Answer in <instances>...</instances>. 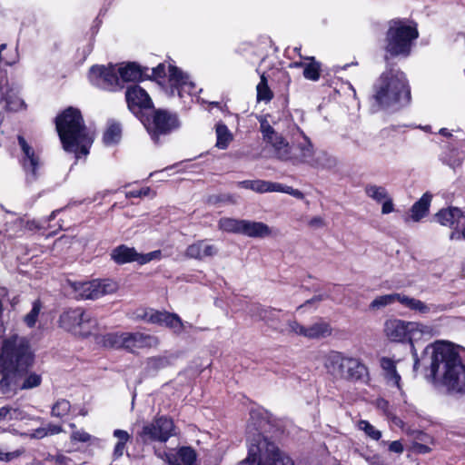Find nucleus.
I'll return each instance as SVG.
<instances>
[{
    "label": "nucleus",
    "instance_id": "nucleus-25",
    "mask_svg": "<svg viewBox=\"0 0 465 465\" xmlns=\"http://www.w3.org/2000/svg\"><path fill=\"white\" fill-rule=\"evenodd\" d=\"M242 234L252 238H264L272 234V229L262 222L243 220Z\"/></svg>",
    "mask_w": 465,
    "mask_h": 465
},
{
    "label": "nucleus",
    "instance_id": "nucleus-13",
    "mask_svg": "<svg viewBox=\"0 0 465 465\" xmlns=\"http://www.w3.org/2000/svg\"><path fill=\"white\" fill-rule=\"evenodd\" d=\"M143 124L152 138L156 141L160 135H165L176 130L179 127V121L175 114L158 109L146 118Z\"/></svg>",
    "mask_w": 465,
    "mask_h": 465
},
{
    "label": "nucleus",
    "instance_id": "nucleus-15",
    "mask_svg": "<svg viewBox=\"0 0 465 465\" xmlns=\"http://www.w3.org/2000/svg\"><path fill=\"white\" fill-rule=\"evenodd\" d=\"M18 144L21 149L20 162L26 173L27 180L34 181L36 179L38 170L42 166L39 153L21 135L18 136Z\"/></svg>",
    "mask_w": 465,
    "mask_h": 465
},
{
    "label": "nucleus",
    "instance_id": "nucleus-63",
    "mask_svg": "<svg viewBox=\"0 0 465 465\" xmlns=\"http://www.w3.org/2000/svg\"><path fill=\"white\" fill-rule=\"evenodd\" d=\"M322 299H323V297H322V295L315 296V297H313L312 299L308 300L304 304L300 305V306L297 308V310L302 309V307L306 306L307 304H310V303H312V302H318L322 301Z\"/></svg>",
    "mask_w": 465,
    "mask_h": 465
},
{
    "label": "nucleus",
    "instance_id": "nucleus-35",
    "mask_svg": "<svg viewBox=\"0 0 465 465\" xmlns=\"http://www.w3.org/2000/svg\"><path fill=\"white\" fill-rule=\"evenodd\" d=\"M242 224L243 220L223 217L218 222V229L230 233L242 234Z\"/></svg>",
    "mask_w": 465,
    "mask_h": 465
},
{
    "label": "nucleus",
    "instance_id": "nucleus-10",
    "mask_svg": "<svg viewBox=\"0 0 465 465\" xmlns=\"http://www.w3.org/2000/svg\"><path fill=\"white\" fill-rule=\"evenodd\" d=\"M58 322L64 330L84 337L93 334L97 328V321L82 308L64 311Z\"/></svg>",
    "mask_w": 465,
    "mask_h": 465
},
{
    "label": "nucleus",
    "instance_id": "nucleus-43",
    "mask_svg": "<svg viewBox=\"0 0 465 465\" xmlns=\"http://www.w3.org/2000/svg\"><path fill=\"white\" fill-rule=\"evenodd\" d=\"M41 309V302L38 300L35 301L32 310L24 317V322L28 327L32 328L35 325Z\"/></svg>",
    "mask_w": 465,
    "mask_h": 465
},
{
    "label": "nucleus",
    "instance_id": "nucleus-28",
    "mask_svg": "<svg viewBox=\"0 0 465 465\" xmlns=\"http://www.w3.org/2000/svg\"><path fill=\"white\" fill-rule=\"evenodd\" d=\"M381 366L386 372L388 381L401 390V376L396 371V361L390 358L383 357L381 359Z\"/></svg>",
    "mask_w": 465,
    "mask_h": 465
},
{
    "label": "nucleus",
    "instance_id": "nucleus-9",
    "mask_svg": "<svg viewBox=\"0 0 465 465\" xmlns=\"http://www.w3.org/2000/svg\"><path fill=\"white\" fill-rule=\"evenodd\" d=\"M292 165L307 164L314 168H331L336 160L325 151L316 150L303 134L292 142L288 162Z\"/></svg>",
    "mask_w": 465,
    "mask_h": 465
},
{
    "label": "nucleus",
    "instance_id": "nucleus-14",
    "mask_svg": "<svg viewBox=\"0 0 465 465\" xmlns=\"http://www.w3.org/2000/svg\"><path fill=\"white\" fill-rule=\"evenodd\" d=\"M174 435V425L171 419L161 416L143 426L138 437L143 442H166Z\"/></svg>",
    "mask_w": 465,
    "mask_h": 465
},
{
    "label": "nucleus",
    "instance_id": "nucleus-50",
    "mask_svg": "<svg viewBox=\"0 0 465 465\" xmlns=\"http://www.w3.org/2000/svg\"><path fill=\"white\" fill-rule=\"evenodd\" d=\"M40 383L41 377L35 373H31L23 382L20 381V390L32 389L37 387Z\"/></svg>",
    "mask_w": 465,
    "mask_h": 465
},
{
    "label": "nucleus",
    "instance_id": "nucleus-29",
    "mask_svg": "<svg viewBox=\"0 0 465 465\" xmlns=\"http://www.w3.org/2000/svg\"><path fill=\"white\" fill-rule=\"evenodd\" d=\"M113 435L117 440L113 451V459L118 460L124 455L126 443L130 440L131 435L128 431L120 429L114 430Z\"/></svg>",
    "mask_w": 465,
    "mask_h": 465
},
{
    "label": "nucleus",
    "instance_id": "nucleus-33",
    "mask_svg": "<svg viewBox=\"0 0 465 465\" xmlns=\"http://www.w3.org/2000/svg\"><path fill=\"white\" fill-rule=\"evenodd\" d=\"M216 133V147L219 149H226L230 143L232 141V134L230 132L228 127L223 124L219 123L215 126Z\"/></svg>",
    "mask_w": 465,
    "mask_h": 465
},
{
    "label": "nucleus",
    "instance_id": "nucleus-12",
    "mask_svg": "<svg viewBox=\"0 0 465 465\" xmlns=\"http://www.w3.org/2000/svg\"><path fill=\"white\" fill-rule=\"evenodd\" d=\"M76 299L95 300L112 294L118 289V284L112 280H94L91 282H69Z\"/></svg>",
    "mask_w": 465,
    "mask_h": 465
},
{
    "label": "nucleus",
    "instance_id": "nucleus-31",
    "mask_svg": "<svg viewBox=\"0 0 465 465\" xmlns=\"http://www.w3.org/2000/svg\"><path fill=\"white\" fill-rule=\"evenodd\" d=\"M163 326L172 330L175 334H181L186 328L192 327L189 322H184L175 313L165 312Z\"/></svg>",
    "mask_w": 465,
    "mask_h": 465
},
{
    "label": "nucleus",
    "instance_id": "nucleus-42",
    "mask_svg": "<svg viewBox=\"0 0 465 465\" xmlns=\"http://www.w3.org/2000/svg\"><path fill=\"white\" fill-rule=\"evenodd\" d=\"M358 429L364 431L371 440H379L381 438V431L377 430L369 421L361 420L358 422Z\"/></svg>",
    "mask_w": 465,
    "mask_h": 465
},
{
    "label": "nucleus",
    "instance_id": "nucleus-60",
    "mask_svg": "<svg viewBox=\"0 0 465 465\" xmlns=\"http://www.w3.org/2000/svg\"><path fill=\"white\" fill-rule=\"evenodd\" d=\"M389 450L395 453H401L403 451V446L399 440H394L390 443Z\"/></svg>",
    "mask_w": 465,
    "mask_h": 465
},
{
    "label": "nucleus",
    "instance_id": "nucleus-20",
    "mask_svg": "<svg viewBox=\"0 0 465 465\" xmlns=\"http://www.w3.org/2000/svg\"><path fill=\"white\" fill-rule=\"evenodd\" d=\"M169 81L181 97L184 94L192 95L196 93V86L189 75L175 66H169Z\"/></svg>",
    "mask_w": 465,
    "mask_h": 465
},
{
    "label": "nucleus",
    "instance_id": "nucleus-39",
    "mask_svg": "<svg viewBox=\"0 0 465 465\" xmlns=\"http://www.w3.org/2000/svg\"><path fill=\"white\" fill-rule=\"evenodd\" d=\"M121 134L122 129L118 124H110L104 134V143L106 145H113L117 143L121 139Z\"/></svg>",
    "mask_w": 465,
    "mask_h": 465
},
{
    "label": "nucleus",
    "instance_id": "nucleus-40",
    "mask_svg": "<svg viewBox=\"0 0 465 465\" xmlns=\"http://www.w3.org/2000/svg\"><path fill=\"white\" fill-rule=\"evenodd\" d=\"M365 193L368 197L371 198L377 203H382L388 199V197H390V194L385 187L375 184L367 185L365 187Z\"/></svg>",
    "mask_w": 465,
    "mask_h": 465
},
{
    "label": "nucleus",
    "instance_id": "nucleus-1",
    "mask_svg": "<svg viewBox=\"0 0 465 465\" xmlns=\"http://www.w3.org/2000/svg\"><path fill=\"white\" fill-rule=\"evenodd\" d=\"M434 329L420 322H409L407 339L411 344L413 370L423 368L427 382L449 393H465V364L460 354L459 346L453 342L439 340L428 344L420 356L413 345L414 341L430 339Z\"/></svg>",
    "mask_w": 465,
    "mask_h": 465
},
{
    "label": "nucleus",
    "instance_id": "nucleus-24",
    "mask_svg": "<svg viewBox=\"0 0 465 465\" xmlns=\"http://www.w3.org/2000/svg\"><path fill=\"white\" fill-rule=\"evenodd\" d=\"M409 322L390 319L385 322L384 332L392 341H404L407 339Z\"/></svg>",
    "mask_w": 465,
    "mask_h": 465
},
{
    "label": "nucleus",
    "instance_id": "nucleus-21",
    "mask_svg": "<svg viewBox=\"0 0 465 465\" xmlns=\"http://www.w3.org/2000/svg\"><path fill=\"white\" fill-rule=\"evenodd\" d=\"M125 350L134 352L143 348H153L159 345V339L156 336L143 332H126Z\"/></svg>",
    "mask_w": 465,
    "mask_h": 465
},
{
    "label": "nucleus",
    "instance_id": "nucleus-26",
    "mask_svg": "<svg viewBox=\"0 0 465 465\" xmlns=\"http://www.w3.org/2000/svg\"><path fill=\"white\" fill-rule=\"evenodd\" d=\"M331 334L330 324L323 319H319L310 326H305L303 337L307 339H322Z\"/></svg>",
    "mask_w": 465,
    "mask_h": 465
},
{
    "label": "nucleus",
    "instance_id": "nucleus-37",
    "mask_svg": "<svg viewBox=\"0 0 465 465\" xmlns=\"http://www.w3.org/2000/svg\"><path fill=\"white\" fill-rule=\"evenodd\" d=\"M173 360L172 355H159L151 357L146 361L148 370L155 371L169 366Z\"/></svg>",
    "mask_w": 465,
    "mask_h": 465
},
{
    "label": "nucleus",
    "instance_id": "nucleus-49",
    "mask_svg": "<svg viewBox=\"0 0 465 465\" xmlns=\"http://www.w3.org/2000/svg\"><path fill=\"white\" fill-rule=\"evenodd\" d=\"M70 427L74 429L71 434L72 441H79V442H87L93 439V437L83 430H75V425L74 423L70 424Z\"/></svg>",
    "mask_w": 465,
    "mask_h": 465
},
{
    "label": "nucleus",
    "instance_id": "nucleus-6",
    "mask_svg": "<svg viewBox=\"0 0 465 465\" xmlns=\"http://www.w3.org/2000/svg\"><path fill=\"white\" fill-rule=\"evenodd\" d=\"M252 424L248 425L249 451L246 459L238 465H294L292 459L282 451L274 443L262 437Z\"/></svg>",
    "mask_w": 465,
    "mask_h": 465
},
{
    "label": "nucleus",
    "instance_id": "nucleus-51",
    "mask_svg": "<svg viewBox=\"0 0 465 465\" xmlns=\"http://www.w3.org/2000/svg\"><path fill=\"white\" fill-rule=\"evenodd\" d=\"M46 460L54 462L55 465H74V463L69 457L61 453L56 455L49 454L46 458Z\"/></svg>",
    "mask_w": 465,
    "mask_h": 465
},
{
    "label": "nucleus",
    "instance_id": "nucleus-3",
    "mask_svg": "<svg viewBox=\"0 0 465 465\" xmlns=\"http://www.w3.org/2000/svg\"><path fill=\"white\" fill-rule=\"evenodd\" d=\"M56 130L65 151L86 155L94 142L93 134L84 125L79 110L69 107L55 120Z\"/></svg>",
    "mask_w": 465,
    "mask_h": 465
},
{
    "label": "nucleus",
    "instance_id": "nucleus-16",
    "mask_svg": "<svg viewBox=\"0 0 465 465\" xmlns=\"http://www.w3.org/2000/svg\"><path fill=\"white\" fill-rule=\"evenodd\" d=\"M24 105L18 86L10 84L5 74H0V107L7 111H18Z\"/></svg>",
    "mask_w": 465,
    "mask_h": 465
},
{
    "label": "nucleus",
    "instance_id": "nucleus-56",
    "mask_svg": "<svg viewBox=\"0 0 465 465\" xmlns=\"http://www.w3.org/2000/svg\"><path fill=\"white\" fill-rule=\"evenodd\" d=\"M25 436H28L31 439H43L47 436V432L45 430V427H40L38 429L34 430L30 434H24Z\"/></svg>",
    "mask_w": 465,
    "mask_h": 465
},
{
    "label": "nucleus",
    "instance_id": "nucleus-7",
    "mask_svg": "<svg viewBox=\"0 0 465 465\" xmlns=\"http://www.w3.org/2000/svg\"><path fill=\"white\" fill-rule=\"evenodd\" d=\"M323 366L326 372L336 381L356 382L368 376V369L359 358L339 351L329 352L324 357Z\"/></svg>",
    "mask_w": 465,
    "mask_h": 465
},
{
    "label": "nucleus",
    "instance_id": "nucleus-52",
    "mask_svg": "<svg viewBox=\"0 0 465 465\" xmlns=\"http://www.w3.org/2000/svg\"><path fill=\"white\" fill-rule=\"evenodd\" d=\"M154 453L158 458L165 460L169 465H181L177 462L176 457L173 454L161 451L157 449L154 450Z\"/></svg>",
    "mask_w": 465,
    "mask_h": 465
},
{
    "label": "nucleus",
    "instance_id": "nucleus-62",
    "mask_svg": "<svg viewBox=\"0 0 465 465\" xmlns=\"http://www.w3.org/2000/svg\"><path fill=\"white\" fill-rule=\"evenodd\" d=\"M237 185L241 188L252 190L253 188V180H245L239 182Z\"/></svg>",
    "mask_w": 465,
    "mask_h": 465
},
{
    "label": "nucleus",
    "instance_id": "nucleus-59",
    "mask_svg": "<svg viewBox=\"0 0 465 465\" xmlns=\"http://www.w3.org/2000/svg\"><path fill=\"white\" fill-rule=\"evenodd\" d=\"M45 430L47 432V436L48 435H55V434H58L60 432L63 431V429L61 426H58V425H54V424H48L46 427H45Z\"/></svg>",
    "mask_w": 465,
    "mask_h": 465
},
{
    "label": "nucleus",
    "instance_id": "nucleus-2",
    "mask_svg": "<svg viewBox=\"0 0 465 465\" xmlns=\"http://www.w3.org/2000/svg\"><path fill=\"white\" fill-rule=\"evenodd\" d=\"M32 361L24 337L13 334L4 341L0 354V394L11 396L20 390V381Z\"/></svg>",
    "mask_w": 465,
    "mask_h": 465
},
{
    "label": "nucleus",
    "instance_id": "nucleus-30",
    "mask_svg": "<svg viewBox=\"0 0 465 465\" xmlns=\"http://www.w3.org/2000/svg\"><path fill=\"white\" fill-rule=\"evenodd\" d=\"M300 57L304 59L305 61H309L304 65L303 69V76L307 80L316 82L320 79V72H321V64L315 60L313 56H302L300 54Z\"/></svg>",
    "mask_w": 465,
    "mask_h": 465
},
{
    "label": "nucleus",
    "instance_id": "nucleus-41",
    "mask_svg": "<svg viewBox=\"0 0 465 465\" xmlns=\"http://www.w3.org/2000/svg\"><path fill=\"white\" fill-rule=\"evenodd\" d=\"M24 418L25 413L18 409L7 406L0 408V420H23Z\"/></svg>",
    "mask_w": 465,
    "mask_h": 465
},
{
    "label": "nucleus",
    "instance_id": "nucleus-32",
    "mask_svg": "<svg viewBox=\"0 0 465 465\" xmlns=\"http://www.w3.org/2000/svg\"><path fill=\"white\" fill-rule=\"evenodd\" d=\"M399 302L406 308L418 312L421 314L429 313L430 311V306L420 300L411 298L401 293H399Z\"/></svg>",
    "mask_w": 465,
    "mask_h": 465
},
{
    "label": "nucleus",
    "instance_id": "nucleus-45",
    "mask_svg": "<svg viewBox=\"0 0 465 465\" xmlns=\"http://www.w3.org/2000/svg\"><path fill=\"white\" fill-rule=\"evenodd\" d=\"M178 456L184 465H195L196 452L190 447H182L178 450Z\"/></svg>",
    "mask_w": 465,
    "mask_h": 465
},
{
    "label": "nucleus",
    "instance_id": "nucleus-58",
    "mask_svg": "<svg viewBox=\"0 0 465 465\" xmlns=\"http://www.w3.org/2000/svg\"><path fill=\"white\" fill-rule=\"evenodd\" d=\"M152 74L154 78H160L165 75V66L162 64L152 69Z\"/></svg>",
    "mask_w": 465,
    "mask_h": 465
},
{
    "label": "nucleus",
    "instance_id": "nucleus-61",
    "mask_svg": "<svg viewBox=\"0 0 465 465\" xmlns=\"http://www.w3.org/2000/svg\"><path fill=\"white\" fill-rule=\"evenodd\" d=\"M310 225L312 227L319 228V227H322L324 225V222H323L322 218L317 216V217L312 218L310 221Z\"/></svg>",
    "mask_w": 465,
    "mask_h": 465
},
{
    "label": "nucleus",
    "instance_id": "nucleus-18",
    "mask_svg": "<svg viewBox=\"0 0 465 465\" xmlns=\"http://www.w3.org/2000/svg\"><path fill=\"white\" fill-rule=\"evenodd\" d=\"M435 219L441 225L454 230L450 234V239H459L460 237L458 230L465 226V215L459 208L450 207L442 209L436 213Z\"/></svg>",
    "mask_w": 465,
    "mask_h": 465
},
{
    "label": "nucleus",
    "instance_id": "nucleus-23",
    "mask_svg": "<svg viewBox=\"0 0 465 465\" xmlns=\"http://www.w3.org/2000/svg\"><path fill=\"white\" fill-rule=\"evenodd\" d=\"M252 191H254L259 193L268 192H279L290 194L298 199L303 198V193L298 189H294L291 186H287L279 183H272L262 180H253V188L252 189Z\"/></svg>",
    "mask_w": 465,
    "mask_h": 465
},
{
    "label": "nucleus",
    "instance_id": "nucleus-46",
    "mask_svg": "<svg viewBox=\"0 0 465 465\" xmlns=\"http://www.w3.org/2000/svg\"><path fill=\"white\" fill-rule=\"evenodd\" d=\"M305 331V326L300 324L296 320H290L287 322L286 328H281L280 332L287 334H295L302 336Z\"/></svg>",
    "mask_w": 465,
    "mask_h": 465
},
{
    "label": "nucleus",
    "instance_id": "nucleus-55",
    "mask_svg": "<svg viewBox=\"0 0 465 465\" xmlns=\"http://www.w3.org/2000/svg\"><path fill=\"white\" fill-rule=\"evenodd\" d=\"M381 203H382V206H381V213L382 214H389V213L394 212V204L392 202V198L391 196L388 197V199L383 201Z\"/></svg>",
    "mask_w": 465,
    "mask_h": 465
},
{
    "label": "nucleus",
    "instance_id": "nucleus-4",
    "mask_svg": "<svg viewBox=\"0 0 465 465\" xmlns=\"http://www.w3.org/2000/svg\"><path fill=\"white\" fill-rule=\"evenodd\" d=\"M146 74L136 63H121L104 65H94L89 72V80L102 89L115 91L124 87L125 82H136L143 79Z\"/></svg>",
    "mask_w": 465,
    "mask_h": 465
},
{
    "label": "nucleus",
    "instance_id": "nucleus-34",
    "mask_svg": "<svg viewBox=\"0 0 465 465\" xmlns=\"http://www.w3.org/2000/svg\"><path fill=\"white\" fill-rule=\"evenodd\" d=\"M259 318L270 328L280 331L282 327L279 319V312L275 309H259Z\"/></svg>",
    "mask_w": 465,
    "mask_h": 465
},
{
    "label": "nucleus",
    "instance_id": "nucleus-38",
    "mask_svg": "<svg viewBox=\"0 0 465 465\" xmlns=\"http://www.w3.org/2000/svg\"><path fill=\"white\" fill-rule=\"evenodd\" d=\"M399 302V293H389L376 297L370 304L372 311L381 310L388 305Z\"/></svg>",
    "mask_w": 465,
    "mask_h": 465
},
{
    "label": "nucleus",
    "instance_id": "nucleus-8",
    "mask_svg": "<svg viewBox=\"0 0 465 465\" xmlns=\"http://www.w3.org/2000/svg\"><path fill=\"white\" fill-rule=\"evenodd\" d=\"M418 36L419 32L415 24L402 20L391 21L386 34L385 58L408 56L412 43Z\"/></svg>",
    "mask_w": 465,
    "mask_h": 465
},
{
    "label": "nucleus",
    "instance_id": "nucleus-27",
    "mask_svg": "<svg viewBox=\"0 0 465 465\" xmlns=\"http://www.w3.org/2000/svg\"><path fill=\"white\" fill-rule=\"evenodd\" d=\"M431 198V194L426 193L412 205L411 209V218L412 221L419 222L427 215Z\"/></svg>",
    "mask_w": 465,
    "mask_h": 465
},
{
    "label": "nucleus",
    "instance_id": "nucleus-53",
    "mask_svg": "<svg viewBox=\"0 0 465 465\" xmlns=\"http://www.w3.org/2000/svg\"><path fill=\"white\" fill-rule=\"evenodd\" d=\"M24 453V450H17L15 451L5 452L0 450V460L2 461H10L18 457H20Z\"/></svg>",
    "mask_w": 465,
    "mask_h": 465
},
{
    "label": "nucleus",
    "instance_id": "nucleus-36",
    "mask_svg": "<svg viewBox=\"0 0 465 465\" xmlns=\"http://www.w3.org/2000/svg\"><path fill=\"white\" fill-rule=\"evenodd\" d=\"M126 332L108 333L103 337L104 346L114 349L125 348Z\"/></svg>",
    "mask_w": 465,
    "mask_h": 465
},
{
    "label": "nucleus",
    "instance_id": "nucleus-57",
    "mask_svg": "<svg viewBox=\"0 0 465 465\" xmlns=\"http://www.w3.org/2000/svg\"><path fill=\"white\" fill-rule=\"evenodd\" d=\"M150 188L146 187V188H143V189H139V190H132V191H129L127 193V196L128 197H143V196H147L149 195L150 193Z\"/></svg>",
    "mask_w": 465,
    "mask_h": 465
},
{
    "label": "nucleus",
    "instance_id": "nucleus-11",
    "mask_svg": "<svg viewBox=\"0 0 465 465\" xmlns=\"http://www.w3.org/2000/svg\"><path fill=\"white\" fill-rule=\"evenodd\" d=\"M259 122L262 139L266 143V148L271 153V156L287 163L292 143H289L285 137L277 133L266 118L262 117Z\"/></svg>",
    "mask_w": 465,
    "mask_h": 465
},
{
    "label": "nucleus",
    "instance_id": "nucleus-19",
    "mask_svg": "<svg viewBox=\"0 0 465 465\" xmlns=\"http://www.w3.org/2000/svg\"><path fill=\"white\" fill-rule=\"evenodd\" d=\"M125 98L128 108L138 114L143 109H150L153 102L144 89L139 85H132L125 92Z\"/></svg>",
    "mask_w": 465,
    "mask_h": 465
},
{
    "label": "nucleus",
    "instance_id": "nucleus-5",
    "mask_svg": "<svg viewBox=\"0 0 465 465\" xmlns=\"http://www.w3.org/2000/svg\"><path fill=\"white\" fill-rule=\"evenodd\" d=\"M410 89L406 75L400 69L383 72L373 85L372 99L379 107H391L407 102Z\"/></svg>",
    "mask_w": 465,
    "mask_h": 465
},
{
    "label": "nucleus",
    "instance_id": "nucleus-22",
    "mask_svg": "<svg viewBox=\"0 0 465 465\" xmlns=\"http://www.w3.org/2000/svg\"><path fill=\"white\" fill-rule=\"evenodd\" d=\"M218 253V248L208 240H199L188 245L185 256L190 259L205 260Z\"/></svg>",
    "mask_w": 465,
    "mask_h": 465
},
{
    "label": "nucleus",
    "instance_id": "nucleus-44",
    "mask_svg": "<svg viewBox=\"0 0 465 465\" xmlns=\"http://www.w3.org/2000/svg\"><path fill=\"white\" fill-rule=\"evenodd\" d=\"M257 99L259 101H270L272 97V94L268 87L267 80L264 75L261 76V81L257 84Z\"/></svg>",
    "mask_w": 465,
    "mask_h": 465
},
{
    "label": "nucleus",
    "instance_id": "nucleus-54",
    "mask_svg": "<svg viewBox=\"0 0 465 465\" xmlns=\"http://www.w3.org/2000/svg\"><path fill=\"white\" fill-rule=\"evenodd\" d=\"M364 459L370 465H389L379 454L365 455Z\"/></svg>",
    "mask_w": 465,
    "mask_h": 465
},
{
    "label": "nucleus",
    "instance_id": "nucleus-17",
    "mask_svg": "<svg viewBox=\"0 0 465 465\" xmlns=\"http://www.w3.org/2000/svg\"><path fill=\"white\" fill-rule=\"evenodd\" d=\"M160 251H153L145 254L138 253L134 248L120 245L112 251L111 257L118 264L137 262L145 264L153 260L159 259Z\"/></svg>",
    "mask_w": 465,
    "mask_h": 465
},
{
    "label": "nucleus",
    "instance_id": "nucleus-64",
    "mask_svg": "<svg viewBox=\"0 0 465 465\" xmlns=\"http://www.w3.org/2000/svg\"><path fill=\"white\" fill-rule=\"evenodd\" d=\"M439 134L445 137H451L452 134L450 131H449L447 128H441L439 131Z\"/></svg>",
    "mask_w": 465,
    "mask_h": 465
},
{
    "label": "nucleus",
    "instance_id": "nucleus-48",
    "mask_svg": "<svg viewBox=\"0 0 465 465\" xmlns=\"http://www.w3.org/2000/svg\"><path fill=\"white\" fill-rule=\"evenodd\" d=\"M70 408L71 405L68 401L64 399L59 400L52 408V415L54 417H64L69 412Z\"/></svg>",
    "mask_w": 465,
    "mask_h": 465
},
{
    "label": "nucleus",
    "instance_id": "nucleus-47",
    "mask_svg": "<svg viewBox=\"0 0 465 465\" xmlns=\"http://www.w3.org/2000/svg\"><path fill=\"white\" fill-rule=\"evenodd\" d=\"M165 312H158L154 310H149L144 312L143 318L150 323L158 324L163 326Z\"/></svg>",
    "mask_w": 465,
    "mask_h": 465
}]
</instances>
